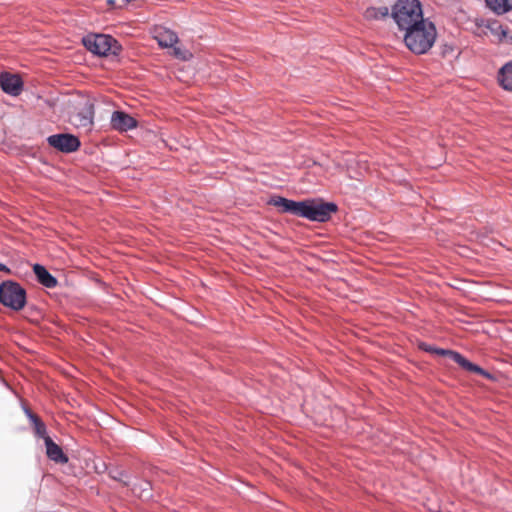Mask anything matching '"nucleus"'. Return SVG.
<instances>
[{
    "mask_svg": "<svg viewBox=\"0 0 512 512\" xmlns=\"http://www.w3.org/2000/svg\"><path fill=\"white\" fill-rule=\"evenodd\" d=\"M437 30L432 21L424 19L404 30V43L413 53H427L435 43Z\"/></svg>",
    "mask_w": 512,
    "mask_h": 512,
    "instance_id": "1",
    "label": "nucleus"
},
{
    "mask_svg": "<svg viewBox=\"0 0 512 512\" xmlns=\"http://www.w3.org/2000/svg\"><path fill=\"white\" fill-rule=\"evenodd\" d=\"M391 17L400 31L425 19L419 0H397L391 8Z\"/></svg>",
    "mask_w": 512,
    "mask_h": 512,
    "instance_id": "2",
    "label": "nucleus"
},
{
    "mask_svg": "<svg viewBox=\"0 0 512 512\" xmlns=\"http://www.w3.org/2000/svg\"><path fill=\"white\" fill-rule=\"evenodd\" d=\"M0 303L14 311L26 305V290L17 282L7 280L0 284Z\"/></svg>",
    "mask_w": 512,
    "mask_h": 512,
    "instance_id": "3",
    "label": "nucleus"
},
{
    "mask_svg": "<svg viewBox=\"0 0 512 512\" xmlns=\"http://www.w3.org/2000/svg\"><path fill=\"white\" fill-rule=\"evenodd\" d=\"M83 44L90 52L106 56L109 53L117 54L120 50L118 42L110 35L89 34L83 38Z\"/></svg>",
    "mask_w": 512,
    "mask_h": 512,
    "instance_id": "4",
    "label": "nucleus"
},
{
    "mask_svg": "<svg viewBox=\"0 0 512 512\" xmlns=\"http://www.w3.org/2000/svg\"><path fill=\"white\" fill-rule=\"evenodd\" d=\"M337 206L334 203H320L316 201H301L299 217L312 221L325 222L331 214L336 212Z\"/></svg>",
    "mask_w": 512,
    "mask_h": 512,
    "instance_id": "5",
    "label": "nucleus"
},
{
    "mask_svg": "<svg viewBox=\"0 0 512 512\" xmlns=\"http://www.w3.org/2000/svg\"><path fill=\"white\" fill-rule=\"evenodd\" d=\"M94 104L88 100L84 105L70 117V122L76 128L89 131L93 125Z\"/></svg>",
    "mask_w": 512,
    "mask_h": 512,
    "instance_id": "6",
    "label": "nucleus"
},
{
    "mask_svg": "<svg viewBox=\"0 0 512 512\" xmlns=\"http://www.w3.org/2000/svg\"><path fill=\"white\" fill-rule=\"evenodd\" d=\"M427 351H432L431 349H426ZM437 354L448 356L451 360H453L455 363H457L459 366H461L463 369L473 372L476 374H479L485 378H491L490 373L483 370L480 366L473 364L469 360H467L465 357H463L460 353L452 351V350H445V349H435L433 350Z\"/></svg>",
    "mask_w": 512,
    "mask_h": 512,
    "instance_id": "7",
    "label": "nucleus"
},
{
    "mask_svg": "<svg viewBox=\"0 0 512 512\" xmlns=\"http://www.w3.org/2000/svg\"><path fill=\"white\" fill-rule=\"evenodd\" d=\"M48 144L64 153H71L80 147L79 139L71 134H55L47 138Z\"/></svg>",
    "mask_w": 512,
    "mask_h": 512,
    "instance_id": "8",
    "label": "nucleus"
},
{
    "mask_svg": "<svg viewBox=\"0 0 512 512\" xmlns=\"http://www.w3.org/2000/svg\"><path fill=\"white\" fill-rule=\"evenodd\" d=\"M0 87L5 93L18 96L23 90V81L17 74L3 72L0 74Z\"/></svg>",
    "mask_w": 512,
    "mask_h": 512,
    "instance_id": "9",
    "label": "nucleus"
},
{
    "mask_svg": "<svg viewBox=\"0 0 512 512\" xmlns=\"http://www.w3.org/2000/svg\"><path fill=\"white\" fill-rule=\"evenodd\" d=\"M111 125L115 130L128 131L137 126V121L123 111H115L111 116Z\"/></svg>",
    "mask_w": 512,
    "mask_h": 512,
    "instance_id": "10",
    "label": "nucleus"
},
{
    "mask_svg": "<svg viewBox=\"0 0 512 512\" xmlns=\"http://www.w3.org/2000/svg\"><path fill=\"white\" fill-rule=\"evenodd\" d=\"M269 204L277 207L282 213H291L296 216L300 215L301 201L296 202L284 197L276 196L271 198Z\"/></svg>",
    "mask_w": 512,
    "mask_h": 512,
    "instance_id": "11",
    "label": "nucleus"
},
{
    "mask_svg": "<svg viewBox=\"0 0 512 512\" xmlns=\"http://www.w3.org/2000/svg\"><path fill=\"white\" fill-rule=\"evenodd\" d=\"M44 443L46 446V455L50 460L61 464L68 462V457L64 454L62 448L50 437H45Z\"/></svg>",
    "mask_w": 512,
    "mask_h": 512,
    "instance_id": "12",
    "label": "nucleus"
},
{
    "mask_svg": "<svg viewBox=\"0 0 512 512\" xmlns=\"http://www.w3.org/2000/svg\"><path fill=\"white\" fill-rule=\"evenodd\" d=\"M154 38L158 44L164 48L174 47L178 42V36L175 32L169 29L160 28L156 31Z\"/></svg>",
    "mask_w": 512,
    "mask_h": 512,
    "instance_id": "13",
    "label": "nucleus"
},
{
    "mask_svg": "<svg viewBox=\"0 0 512 512\" xmlns=\"http://www.w3.org/2000/svg\"><path fill=\"white\" fill-rule=\"evenodd\" d=\"M33 271L37 277L38 282L43 286L47 288H54L57 286V279L51 275L44 266L35 264L33 266Z\"/></svg>",
    "mask_w": 512,
    "mask_h": 512,
    "instance_id": "14",
    "label": "nucleus"
},
{
    "mask_svg": "<svg viewBox=\"0 0 512 512\" xmlns=\"http://www.w3.org/2000/svg\"><path fill=\"white\" fill-rule=\"evenodd\" d=\"M484 33H490L497 42H502L507 37L506 29L497 20H488L485 24Z\"/></svg>",
    "mask_w": 512,
    "mask_h": 512,
    "instance_id": "15",
    "label": "nucleus"
},
{
    "mask_svg": "<svg viewBox=\"0 0 512 512\" xmlns=\"http://www.w3.org/2000/svg\"><path fill=\"white\" fill-rule=\"evenodd\" d=\"M25 414L27 415L32 424L35 435L37 437L43 438V440L45 441V437L49 436L47 435L46 425L44 424V422L40 419L38 415L33 413L30 409H25Z\"/></svg>",
    "mask_w": 512,
    "mask_h": 512,
    "instance_id": "16",
    "label": "nucleus"
},
{
    "mask_svg": "<svg viewBox=\"0 0 512 512\" xmlns=\"http://www.w3.org/2000/svg\"><path fill=\"white\" fill-rule=\"evenodd\" d=\"M498 81L503 89L512 92V61L499 70Z\"/></svg>",
    "mask_w": 512,
    "mask_h": 512,
    "instance_id": "17",
    "label": "nucleus"
},
{
    "mask_svg": "<svg viewBox=\"0 0 512 512\" xmlns=\"http://www.w3.org/2000/svg\"><path fill=\"white\" fill-rule=\"evenodd\" d=\"M389 15H391V13L389 8L386 6L368 7L363 14L366 20H380L387 18Z\"/></svg>",
    "mask_w": 512,
    "mask_h": 512,
    "instance_id": "18",
    "label": "nucleus"
},
{
    "mask_svg": "<svg viewBox=\"0 0 512 512\" xmlns=\"http://www.w3.org/2000/svg\"><path fill=\"white\" fill-rule=\"evenodd\" d=\"M487 6L496 14L502 15L512 10V0H485Z\"/></svg>",
    "mask_w": 512,
    "mask_h": 512,
    "instance_id": "19",
    "label": "nucleus"
},
{
    "mask_svg": "<svg viewBox=\"0 0 512 512\" xmlns=\"http://www.w3.org/2000/svg\"><path fill=\"white\" fill-rule=\"evenodd\" d=\"M173 53H174V55H175L176 57H178V58L186 59V57H185V55H184L183 51H182L180 48H178V47H174V51H173Z\"/></svg>",
    "mask_w": 512,
    "mask_h": 512,
    "instance_id": "20",
    "label": "nucleus"
},
{
    "mask_svg": "<svg viewBox=\"0 0 512 512\" xmlns=\"http://www.w3.org/2000/svg\"><path fill=\"white\" fill-rule=\"evenodd\" d=\"M0 271L10 272L9 268H7L4 264L0 263Z\"/></svg>",
    "mask_w": 512,
    "mask_h": 512,
    "instance_id": "21",
    "label": "nucleus"
}]
</instances>
